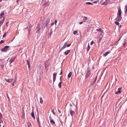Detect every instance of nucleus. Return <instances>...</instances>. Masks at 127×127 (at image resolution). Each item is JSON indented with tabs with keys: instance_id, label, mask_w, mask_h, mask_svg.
<instances>
[{
	"instance_id": "1",
	"label": "nucleus",
	"mask_w": 127,
	"mask_h": 127,
	"mask_svg": "<svg viewBox=\"0 0 127 127\" xmlns=\"http://www.w3.org/2000/svg\"><path fill=\"white\" fill-rule=\"evenodd\" d=\"M9 47V46H5L3 49L1 50V51L2 52H6L7 51L8 48Z\"/></svg>"
},
{
	"instance_id": "2",
	"label": "nucleus",
	"mask_w": 127,
	"mask_h": 127,
	"mask_svg": "<svg viewBox=\"0 0 127 127\" xmlns=\"http://www.w3.org/2000/svg\"><path fill=\"white\" fill-rule=\"evenodd\" d=\"M90 70H88L87 73L85 75V77L86 78H88L89 76L91 74Z\"/></svg>"
},
{
	"instance_id": "3",
	"label": "nucleus",
	"mask_w": 127,
	"mask_h": 127,
	"mask_svg": "<svg viewBox=\"0 0 127 127\" xmlns=\"http://www.w3.org/2000/svg\"><path fill=\"white\" fill-rule=\"evenodd\" d=\"M41 29V28L40 27L37 26L36 29V32L37 33H40V31Z\"/></svg>"
},
{
	"instance_id": "4",
	"label": "nucleus",
	"mask_w": 127,
	"mask_h": 127,
	"mask_svg": "<svg viewBox=\"0 0 127 127\" xmlns=\"http://www.w3.org/2000/svg\"><path fill=\"white\" fill-rule=\"evenodd\" d=\"M109 0H106L105 1L102 2L101 4L106 5L109 2Z\"/></svg>"
},
{
	"instance_id": "5",
	"label": "nucleus",
	"mask_w": 127,
	"mask_h": 127,
	"mask_svg": "<svg viewBox=\"0 0 127 127\" xmlns=\"http://www.w3.org/2000/svg\"><path fill=\"white\" fill-rule=\"evenodd\" d=\"M121 10L120 8L118 9V13L117 15L118 16H121Z\"/></svg>"
},
{
	"instance_id": "6",
	"label": "nucleus",
	"mask_w": 127,
	"mask_h": 127,
	"mask_svg": "<svg viewBox=\"0 0 127 127\" xmlns=\"http://www.w3.org/2000/svg\"><path fill=\"white\" fill-rule=\"evenodd\" d=\"M4 15V11H1V12L0 14V19L2 18L3 17Z\"/></svg>"
},
{
	"instance_id": "7",
	"label": "nucleus",
	"mask_w": 127,
	"mask_h": 127,
	"mask_svg": "<svg viewBox=\"0 0 127 127\" xmlns=\"http://www.w3.org/2000/svg\"><path fill=\"white\" fill-rule=\"evenodd\" d=\"M57 74V73H54L53 74V84H54V82L56 80Z\"/></svg>"
},
{
	"instance_id": "8",
	"label": "nucleus",
	"mask_w": 127,
	"mask_h": 127,
	"mask_svg": "<svg viewBox=\"0 0 127 127\" xmlns=\"http://www.w3.org/2000/svg\"><path fill=\"white\" fill-rule=\"evenodd\" d=\"M104 35V33H100L99 34V37H100L99 38V41H100L101 40L102 38V37L103 36V35Z\"/></svg>"
},
{
	"instance_id": "9",
	"label": "nucleus",
	"mask_w": 127,
	"mask_h": 127,
	"mask_svg": "<svg viewBox=\"0 0 127 127\" xmlns=\"http://www.w3.org/2000/svg\"><path fill=\"white\" fill-rule=\"evenodd\" d=\"M118 91L116 92L115 93V94L117 95L118 94H120L121 92V88H119L118 89Z\"/></svg>"
},
{
	"instance_id": "10",
	"label": "nucleus",
	"mask_w": 127,
	"mask_h": 127,
	"mask_svg": "<svg viewBox=\"0 0 127 127\" xmlns=\"http://www.w3.org/2000/svg\"><path fill=\"white\" fill-rule=\"evenodd\" d=\"M49 119L50 120V122L51 123L53 124H55V122L52 119L51 116L49 117Z\"/></svg>"
},
{
	"instance_id": "11",
	"label": "nucleus",
	"mask_w": 127,
	"mask_h": 127,
	"mask_svg": "<svg viewBox=\"0 0 127 127\" xmlns=\"http://www.w3.org/2000/svg\"><path fill=\"white\" fill-rule=\"evenodd\" d=\"M75 113V112L72 110H70V114L71 115V116L72 117V116Z\"/></svg>"
},
{
	"instance_id": "12",
	"label": "nucleus",
	"mask_w": 127,
	"mask_h": 127,
	"mask_svg": "<svg viewBox=\"0 0 127 127\" xmlns=\"http://www.w3.org/2000/svg\"><path fill=\"white\" fill-rule=\"evenodd\" d=\"M15 57L14 58H11L10 60L9 61V62L10 64H11V63H12L13 61H14L15 59Z\"/></svg>"
},
{
	"instance_id": "13",
	"label": "nucleus",
	"mask_w": 127,
	"mask_h": 127,
	"mask_svg": "<svg viewBox=\"0 0 127 127\" xmlns=\"http://www.w3.org/2000/svg\"><path fill=\"white\" fill-rule=\"evenodd\" d=\"M96 30L97 31H99L100 32V33H104L103 31L102 30H101L100 28H99L98 29H96Z\"/></svg>"
},
{
	"instance_id": "14",
	"label": "nucleus",
	"mask_w": 127,
	"mask_h": 127,
	"mask_svg": "<svg viewBox=\"0 0 127 127\" xmlns=\"http://www.w3.org/2000/svg\"><path fill=\"white\" fill-rule=\"evenodd\" d=\"M22 118H24L25 117V113L24 111L23 110L22 113Z\"/></svg>"
},
{
	"instance_id": "15",
	"label": "nucleus",
	"mask_w": 127,
	"mask_h": 127,
	"mask_svg": "<svg viewBox=\"0 0 127 127\" xmlns=\"http://www.w3.org/2000/svg\"><path fill=\"white\" fill-rule=\"evenodd\" d=\"M70 50H68L66 51H65L64 53V54L65 55H67L68 53L70 52Z\"/></svg>"
},
{
	"instance_id": "16",
	"label": "nucleus",
	"mask_w": 127,
	"mask_h": 127,
	"mask_svg": "<svg viewBox=\"0 0 127 127\" xmlns=\"http://www.w3.org/2000/svg\"><path fill=\"white\" fill-rule=\"evenodd\" d=\"M12 80L13 79H6L5 80L7 82L10 83L12 81Z\"/></svg>"
},
{
	"instance_id": "17",
	"label": "nucleus",
	"mask_w": 127,
	"mask_h": 127,
	"mask_svg": "<svg viewBox=\"0 0 127 127\" xmlns=\"http://www.w3.org/2000/svg\"><path fill=\"white\" fill-rule=\"evenodd\" d=\"M31 115L32 117L34 119H35V117L34 116V113L32 111L31 114Z\"/></svg>"
},
{
	"instance_id": "18",
	"label": "nucleus",
	"mask_w": 127,
	"mask_h": 127,
	"mask_svg": "<svg viewBox=\"0 0 127 127\" xmlns=\"http://www.w3.org/2000/svg\"><path fill=\"white\" fill-rule=\"evenodd\" d=\"M110 53V52L109 51L106 52H105V54H104L103 55V56L104 57H105V56H106L108 54H109Z\"/></svg>"
},
{
	"instance_id": "19",
	"label": "nucleus",
	"mask_w": 127,
	"mask_h": 127,
	"mask_svg": "<svg viewBox=\"0 0 127 127\" xmlns=\"http://www.w3.org/2000/svg\"><path fill=\"white\" fill-rule=\"evenodd\" d=\"M122 19V17H121V16H119L118 18H117V20L118 21H120Z\"/></svg>"
},
{
	"instance_id": "20",
	"label": "nucleus",
	"mask_w": 127,
	"mask_h": 127,
	"mask_svg": "<svg viewBox=\"0 0 127 127\" xmlns=\"http://www.w3.org/2000/svg\"><path fill=\"white\" fill-rule=\"evenodd\" d=\"M27 124H28V127H32L31 124L30 122H28Z\"/></svg>"
},
{
	"instance_id": "21",
	"label": "nucleus",
	"mask_w": 127,
	"mask_h": 127,
	"mask_svg": "<svg viewBox=\"0 0 127 127\" xmlns=\"http://www.w3.org/2000/svg\"><path fill=\"white\" fill-rule=\"evenodd\" d=\"M66 42L65 43V44L63 45V47L61 48V50H62L63 49L65 48L66 47Z\"/></svg>"
},
{
	"instance_id": "22",
	"label": "nucleus",
	"mask_w": 127,
	"mask_h": 127,
	"mask_svg": "<svg viewBox=\"0 0 127 127\" xmlns=\"http://www.w3.org/2000/svg\"><path fill=\"white\" fill-rule=\"evenodd\" d=\"M125 14L127 13V5H125Z\"/></svg>"
},
{
	"instance_id": "23",
	"label": "nucleus",
	"mask_w": 127,
	"mask_h": 127,
	"mask_svg": "<svg viewBox=\"0 0 127 127\" xmlns=\"http://www.w3.org/2000/svg\"><path fill=\"white\" fill-rule=\"evenodd\" d=\"M72 74V72H70L68 74V77L70 78Z\"/></svg>"
},
{
	"instance_id": "24",
	"label": "nucleus",
	"mask_w": 127,
	"mask_h": 127,
	"mask_svg": "<svg viewBox=\"0 0 127 127\" xmlns=\"http://www.w3.org/2000/svg\"><path fill=\"white\" fill-rule=\"evenodd\" d=\"M4 18L3 19L0 21V26H1L2 24L3 23L4 21Z\"/></svg>"
},
{
	"instance_id": "25",
	"label": "nucleus",
	"mask_w": 127,
	"mask_h": 127,
	"mask_svg": "<svg viewBox=\"0 0 127 127\" xmlns=\"http://www.w3.org/2000/svg\"><path fill=\"white\" fill-rule=\"evenodd\" d=\"M49 3L48 2H47L45 3L44 4V5L45 6V7L47 6H48L49 5Z\"/></svg>"
},
{
	"instance_id": "26",
	"label": "nucleus",
	"mask_w": 127,
	"mask_h": 127,
	"mask_svg": "<svg viewBox=\"0 0 127 127\" xmlns=\"http://www.w3.org/2000/svg\"><path fill=\"white\" fill-rule=\"evenodd\" d=\"M84 18H85V19L83 20V21L84 22H85L87 20V18L85 16L84 17Z\"/></svg>"
},
{
	"instance_id": "27",
	"label": "nucleus",
	"mask_w": 127,
	"mask_h": 127,
	"mask_svg": "<svg viewBox=\"0 0 127 127\" xmlns=\"http://www.w3.org/2000/svg\"><path fill=\"white\" fill-rule=\"evenodd\" d=\"M62 84V82L61 81H60L58 84V86L60 88H61L62 86L61 85V84Z\"/></svg>"
},
{
	"instance_id": "28",
	"label": "nucleus",
	"mask_w": 127,
	"mask_h": 127,
	"mask_svg": "<svg viewBox=\"0 0 127 127\" xmlns=\"http://www.w3.org/2000/svg\"><path fill=\"white\" fill-rule=\"evenodd\" d=\"M40 103L41 104H42L43 102V101L42 98H40Z\"/></svg>"
},
{
	"instance_id": "29",
	"label": "nucleus",
	"mask_w": 127,
	"mask_h": 127,
	"mask_svg": "<svg viewBox=\"0 0 127 127\" xmlns=\"http://www.w3.org/2000/svg\"><path fill=\"white\" fill-rule=\"evenodd\" d=\"M90 49V46L89 44V43L88 44V47L87 49V51L88 52L89 51V50Z\"/></svg>"
},
{
	"instance_id": "30",
	"label": "nucleus",
	"mask_w": 127,
	"mask_h": 127,
	"mask_svg": "<svg viewBox=\"0 0 127 127\" xmlns=\"http://www.w3.org/2000/svg\"><path fill=\"white\" fill-rule=\"evenodd\" d=\"M86 4H91L92 5H93V4L91 2H87L86 3Z\"/></svg>"
},
{
	"instance_id": "31",
	"label": "nucleus",
	"mask_w": 127,
	"mask_h": 127,
	"mask_svg": "<svg viewBox=\"0 0 127 127\" xmlns=\"http://www.w3.org/2000/svg\"><path fill=\"white\" fill-rule=\"evenodd\" d=\"M27 63L28 65H30V61L29 60H26Z\"/></svg>"
},
{
	"instance_id": "32",
	"label": "nucleus",
	"mask_w": 127,
	"mask_h": 127,
	"mask_svg": "<svg viewBox=\"0 0 127 127\" xmlns=\"http://www.w3.org/2000/svg\"><path fill=\"white\" fill-rule=\"evenodd\" d=\"M114 22L117 25H118L119 24V23L115 21Z\"/></svg>"
},
{
	"instance_id": "33",
	"label": "nucleus",
	"mask_w": 127,
	"mask_h": 127,
	"mask_svg": "<svg viewBox=\"0 0 127 127\" xmlns=\"http://www.w3.org/2000/svg\"><path fill=\"white\" fill-rule=\"evenodd\" d=\"M77 32V31H75L73 32V33L74 34H75Z\"/></svg>"
},
{
	"instance_id": "34",
	"label": "nucleus",
	"mask_w": 127,
	"mask_h": 127,
	"mask_svg": "<svg viewBox=\"0 0 127 127\" xmlns=\"http://www.w3.org/2000/svg\"><path fill=\"white\" fill-rule=\"evenodd\" d=\"M48 64H45V68H47L48 67Z\"/></svg>"
},
{
	"instance_id": "35",
	"label": "nucleus",
	"mask_w": 127,
	"mask_h": 127,
	"mask_svg": "<svg viewBox=\"0 0 127 127\" xmlns=\"http://www.w3.org/2000/svg\"><path fill=\"white\" fill-rule=\"evenodd\" d=\"M2 116L1 113H0V119H2Z\"/></svg>"
},
{
	"instance_id": "36",
	"label": "nucleus",
	"mask_w": 127,
	"mask_h": 127,
	"mask_svg": "<svg viewBox=\"0 0 127 127\" xmlns=\"http://www.w3.org/2000/svg\"><path fill=\"white\" fill-rule=\"evenodd\" d=\"M71 44H68L67 45H66V47H69V46Z\"/></svg>"
},
{
	"instance_id": "37",
	"label": "nucleus",
	"mask_w": 127,
	"mask_h": 127,
	"mask_svg": "<svg viewBox=\"0 0 127 127\" xmlns=\"http://www.w3.org/2000/svg\"><path fill=\"white\" fill-rule=\"evenodd\" d=\"M94 43V41H92L91 42L90 44L91 45H92Z\"/></svg>"
},
{
	"instance_id": "38",
	"label": "nucleus",
	"mask_w": 127,
	"mask_h": 127,
	"mask_svg": "<svg viewBox=\"0 0 127 127\" xmlns=\"http://www.w3.org/2000/svg\"><path fill=\"white\" fill-rule=\"evenodd\" d=\"M4 41L3 40H1L0 42V43H3L4 42Z\"/></svg>"
},
{
	"instance_id": "39",
	"label": "nucleus",
	"mask_w": 127,
	"mask_h": 127,
	"mask_svg": "<svg viewBox=\"0 0 127 127\" xmlns=\"http://www.w3.org/2000/svg\"><path fill=\"white\" fill-rule=\"evenodd\" d=\"M57 20H55V25H56V23H57Z\"/></svg>"
},
{
	"instance_id": "40",
	"label": "nucleus",
	"mask_w": 127,
	"mask_h": 127,
	"mask_svg": "<svg viewBox=\"0 0 127 127\" xmlns=\"http://www.w3.org/2000/svg\"><path fill=\"white\" fill-rule=\"evenodd\" d=\"M51 111L52 112L53 114H54V115H55V113H54V110H51Z\"/></svg>"
},
{
	"instance_id": "41",
	"label": "nucleus",
	"mask_w": 127,
	"mask_h": 127,
	"mask_svg": "<svg viewBox=\"0 0 127 127\" xmlns=\"http://www.w3.org/2000/svg\"><path fill=\"white\" fill-rule=\"evenodd\" d=\"M28 65V68H29V69H30V65Z\"/></svg>"
},
{
	"instance_id": "42",
	"label": "nucleus",
	"mask_w": 127,
	"mask_h": 127,
	"mask_svg": "<svg viewBox=\"0 0 127 127\" xmlns=\"http://www.w3.org/2000/svg\"><path fill=\"white\" fill-rule=\"evenodd\" d=\"M58 111L59 113V114H60L61 113V112L60 111V110H59V109H58Z\"/></svg>"
},
{
	"instance_id": "43",
	"label": "nucleus",
	"mask_w": 127,
	"mask_h": 127,
	"mask_svg": "<svg viewBox=\"0 0 127 127\" xmlns=\"http://www.w3.org/2000/svg\"><path fill=\"white\" fill-rule=\"evenodd\" d=\"M126 42L125 41V43L123 44V46H124L125 45V44H126Z\"/></svg>"
},
{
	"instance_id": "44",
	"label": "nucleus",
	"mask_w": 127,
	"mask_h": 127,
	"mask_svg": "<svg viewBox=\"0 0 127 127\" xmlns=\"http://www.w3.org/2000/svg\"><path fill=\"white\" fill-rule=\"evenodd\" d=\"M16 81V80H15V81H14V82L12 83V85L13 86L14 85V83Z\"/></svg>"
},
{
	"instance_id": "45",
	"label": "nucleus",
	"mask_w": 127,
	"mask_h": 127,
	"mask_svg": "<svg viewBox=\"0 0 127 127\" xmlns=\"http://www.w3.org/2000/svg\"><path fill=\"white\" fill-rule=\"evenodd\" d=\"M20 0H16V2L18 3V2Z\"/></svg>"
},
{
	"instance_id": "46",
	"label": "nucleus",
	"mask_w": 127,
	"mask_h": 127,
	"mask_svg": "<svg viewBox=\"0 0 127 127\" xmlns=\"http://www.w3.org/2000/svg\"><path fill=\"white\" fill-rule=\"evenodd\" d=\"M83 22H79V23L80 24H82L83 23Z\"/></svg>"
},
{
	"instance_id": "47",
	"label": "nucleus",
	"mask_w": 127,
	"mask_h": 127,
	"mask_svg": "<svg viewBox=\"0 0 127 127\" xmlns=\"http://www.w3.org/2000/svg\"><path fill=\"white\" fill-rule=\"evenodd\" d=\"M54 24V22H53L52 23H51V25H52V26Z\"/></svg>"
},
{
	"instance_id": "48",
	"label": "nucleus",
	"mask_w": 127,
	"mask_h": 127,
	"mask_svg": "<svg viewBox=\"0 0 127 127\" xmlns=\"http://www.w3.org/2000/svg\"><path fill=\"white\" fill-rule=\"evenodd\" d=\"M97 1H94L93 2L94 3H96L97 2Z\"/></svg>"
},
{
	"instance_id": "49",
	"label": "nucleus",
	"mask_w": 127,
	"mask_h": 127,
	"mask_svg": "<svg viewBox=\"0 0 127 127\" xmlns=\"http://www.w3.org/2000/svg\"><path fill=\"white\" fill-rule=\"evenodd\" d=\"M61 77H62V76H61L60 78V81H61Z\"/></svg>"
},
{
	"instance_id": "50",
	"label": "nucleus",
	"mask_w": 127,
	"mask_h": 127,
	"mask_svg": "<svg viewBox=\"0 0 127 127\" xmlns=\"http://www.w3.org/2000/svg\"><path fill=\"white\" fill-rule=\"evenodd\" d=\"M61 71H62V70H61V73L60 74V75H61L62 74V72Z\"/></svg>"
},
{
	"instance_id": "51",
	"label": "nucleus",
	"mask_w": 127,
	"mask_h": 127,
	"mask_svg": "<svg viewBox=\"0 0 127 127\" xmlns=\"http://www.w3.org/2000/svg\"><path fill=\"white\" fill-rule=\"evenodd\" d=\"M96 78H95V80H94V82H95L96 80Z\"/></svg>"
},
{
	"instance_id": "52",
	"label": "nucleus",
	"mask_w": 127,
	"mask_h": 127,
	"mask_svg": "<svg viewBox=\"0 0 127 127\" xmlns=\"http://www.w3.org/2000/svg\"><path fill=\"white\" fill-rule=\"evenodd\" d=\"M7 97H8V98L9 100H10V98H9V96H8V95H7Z\"/></svg>"
},
{
	"instance_id": "53",
	"label": "nucleus",
	"mask_w": 127,
	"mask_h": 127,
	"mask_svg": "<svg viewBox=\"0 0 127 127\" xmlns=\"http://www.w3.org/2000/svg\"><path fill=\"white\" fill-rule=\"evenodd\" d=\"M4 36H5V35H4H4H3V37H4Z\"/></svg>"
},
{
	"instance_id": "54",
	"label": "nucleus",
	"mask_w": 127,
	"mask_h": 127,
	"mask_svg": "<svg viewBox=\"0 0 127 127\" xmlns=\"http://www.w3.org/2000/svg\"><path fill=\"white\" fill-rule=\"evenodd\" d=\"M8 22H7L6 23V25L7 24V23Z\"/></svg>"
},
{
	"instance_id": "55",
	"label": "nucleus",
	"mask_w": 127,
	"mask_h": 127,
	"mask_svg": "<svg viewBox=\"0 0 127 127\" xmlns=\"http://www.w3.org/2000/svg\"><path fill=\"white\" fill-rule=\"evenodd\" d=\"M2 0H0V2H1L2 1Z\"/></svg>"
},
{
	"instance_id": "56",
	"label": "nucleus",
	"mask_w": 127,
	"mask_h": 127,
	"mask_svg": "<svg viewBox=\"0 0 127 127\" xmlns=\"http://www.w3.org/2000/svg\"><path fill=\"white\" fill-rule=\"evenodd\" d=\"M1 125L0 124V127H1Z\"/></svg>"
}]
</instances>
